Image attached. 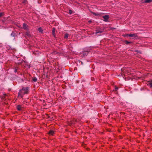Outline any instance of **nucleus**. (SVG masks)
<instances>
[{
    "label": "nucleus",
    "instance_id": "9d476101",
    "mask_svg": "<svg viewBox=\"0 0 152 152\" xmlns=\"http://www.w3.org/2000/svg\"><path fill=\"white\" fill-rule=\"evenodd\" d=\"M103 31V30L102 29H97L96 30V34H97L98 33H102Z\"/></svg>",
    "mask_w": 152,
    "mask_h": 152
},
{
    "label": "nucleus",
    "instance_id": "4be33fe9",
    "mask_svg": "<svg viewBox=\"0 0 152 152\" xmlns=\"http://www.w3.org/2000/svg\"><path fill=\"white\" fill-rule=\"evenodd\" d=\"M53 53L55 54H57V52L56 51H55L53 52Z\"/></svg>",
    "mask_w": 152,
    "mask_h": 152
},
{
    "label": "nucleus",
    "instance_id": "2eb2a0df",
    "mask_svg": "<svg viewBox=\"0 0 152 152\" xmlns=\"http://www.w3.org/2000/svg\"><path fill=\"white\" fill-rule=\"evenodd\" d=\"M152 2V0H145L144 1L145 3H150Z\"/></svg>",
    "mask_w": 152,
    "mask_h": 152
},
{
    "label": "nucleus",
    "instance_id": "4468645a",
    "mask_svg": "<svg viewBox=\"0 0 152 152\" xmlns=\"http://www.w3.org/2000/svg\"><path fill=\"white\" fill-rule=\"evenodd\" d=\"M72 122H73L74 124H75V122H78L77 120L75 118H73L72 120Z\"/></svg>",
    "mask_w": 152,
    "mask_h": 152
},
{
    "label": "nucleus",
    "instance_id": "6ab92c4d",
    "mask_svg": "<svg viewBox=\"0 0 152 152\" xmlns=\"http://www.w3.org/2000/svg\"><path fill=\"white\" fill-rule=\"evenodd\" d=\"M118 88L115 86V89L113 90V91H117L118 89Z\"/></svg>",
    "mask_w": 152,
    "mask_h": 152
},
{
    "label": "nucleus",
    "instance_id": "7ed1b4c3",
    "mask_svg": "<svg viewBox=\"0 0 152 152\" xmlns=\"http://www.w3.org/2000/svg\"><path fill=\"white\" fill-rule=\"evenodd\" d=\"M127 35L128 36L130 37H134V38H136L137 37V34L136 33L133 34H127Z\"/></svg>",
    "mask_w": 152,
    "mask_h": 152
},
{
    "label": "nucleus",
    "instance_id": "f257e3e1",
    "mask_svg": "<svg viewBox=\"0 0 152 152\" xmlns=\"http://www.w3.org/2000/svg\"><path fill=\"white\" fill-rule=\"evenodd\" d=\"M29 88L28 87L23 88L22 90H19L18 93V96H20L22 97L23 96L22 95V94H27Z\"/></svg>",
    "mask_w": 152,
    "mask_h": 152
},
{
    "label": "nucleus",
    "instance_id": "c85d7f7f",
    "mask_svg": "<svg viewBox=\"0 0 152 152\" xmlns=\"http://www.w3.org/2000/svg\"><path fill=\"white\" fill-rule=\"evenodd\" d=\"M26 1H25L24 2L25 3H26Z\"/></svg>",
    "mask_w": 152,
    "mask_h": 152
},
{
    "label": "nucleus",
    "instance_id": "393cba45",
    "mask_svg": "<svg viewBox=\"0 0 152 152\" xmlns=\"http://www.w3.org/2000/svg\"><path fill=\"white\" fill-rule=\"evenodd\" d=\"M94 79V77H91V80H93Z\"/></svg>",
    "mask_w": 152,
    "mask_h": 152
},
{
    "label": "nucleus",
    "instance_id": "0eeeda50",
    "mask_svg": "<svg viewBox=\"0 0 152 152\" xmlns=\"http://www.w3.org/2000/svg\"><path fill=\"white\" fill-rule=\"evenodd\" d=\"M56 30V29L55 28H53L52 30V34L54 36V37H56V34L55 33V31Z\"/></svg>",
    "mask_w": 152,
    "mask_h": 152
},
{
    "label": "nucleus",
    "instance_id": "39448f33",
    "mask_svg": "<svg viewBox=\"0 0 152 152\" xmlns=\"http://www.w3.org/2000/svg\"><path fill=\"white\" fill-rule=\"evenodd\" d=\"M147 85L149 86L150 88H152V80L148 81V84Z\"/></svg>",
    "mask_w": 152,
    "mask_h": 152
},
{
    "label": "nucleus",
    "instance_id": "ddd939ff",
    "mask_svg": "<svg viewBox=\"0 0 152 152\" xmlns=\"http://www.w3.org/2000/svg\"><path fill=\"white\" fill-rule=\"evenodd\" d=\"M88 54V51H85L83 52V56H87Z\"/></svg>",
    "mask_w": 152,
    "mask_h": 152
},
{
    "label": "nucleus",
    "instance_id": "cd10ccee",
    "mask_svg": "<svg viewBox=\"0 0 152 152\" xmlns=\"http://www.w3.org/2000/svg\"><path fill=\"white\" fill-rule=\"evenodd\" d=\"M38 3H40V0H39Z\"/></svg>",
    "mask_w": 152,
    "mask_h": 152
},
{
    "label": "nucleus",
    "instance_id": "f8f14e48",
    "mask_svg": "<svg viewBox=\"0 0 152 152\" xmlns=\"http://www.w3.org/2000/svg\"><path fill=\"white\" fill-rule=\"evenodd\" d=\"M69 35L68 33H66L64 35V38L65 39H67L69 37Z\"/></svg>",
    "mask_w": 152,
    "mask_h": 152
},
{
    "label": "nucleus",
    "instance_id": "20e7f679",
    "mask_svg": "<svg viewBox=\"0 0 152 152\" xmlns=\"http://www.w3.org/2000/svg\"><path fill=\"white\" fill-rule=\"evenodd\" d=\"M39 32L41 34H43L45 32V31L42 29L41 27L39 28Z\"/></svg>",
    "mask_w": 152,
    "mask_h": 152
},
{
    "label": "nucleus",
    "instance_id": "a878e982",
    "mask_svg": "<svg viewBox=\"0 0 152 152\" xmlns=\"http://www.w3.org/2000/svg\"><path fill=\"white\" fill-rule=\"evenodd\" d=\"M26 35H28V32H26Z\"/></svg>",
    "mask_w": 152,
    "mask_h": 152
},
{
    "label": "nucleus",
    "instance_id": "dca6fc26",
    "mask_svg": "<svg viewBox=\"0 0 152 152\" xmlns=\"http://www.w3.org/2000/svg\"><path fill=\"white\" fill-rule=\"evenodd\" d=\"M32 80L33 81L36 82L37 81V79L36 77H34L32 78Z\"/></svg>",
    "mask_w": 152,
    "mask_h": 152
},
{
    "label": "nucleus",
    "instance_id": "a211bd4d",
    "mask_svg": "<svg viewBox=\"0 0 152 152\" xmlns=\"http://www.w3.org/2000/svg\"><path fill=\"white\" fill-rule=\"evenodd\" d=\"M68 123V124L69 126H71L72 124H74L73 122H72V121H69Z\"/></svg>",
    "mask_w": 152,
    "mask_h": 152
},
{
    "label": "nucleus",
    "instance_id": "5701e85b",
    "mask_svg": "<svg viewBox=\"0 0 152 152\" xmlns=\"http://www.w3.org/2000/svg\"><path fill=\"white\" fill-rule=\"evenodd\" d=\"M3 13H0V17L2 16Z\"/></svg>",
    "mask_w": 152,
    "mask_h": 152
},
{
    "label": "nucleus",
    "instance_id": "f3484780",
    "mask_svg": "<svg viewBox=\"0 0 152 152\" xmlns=\"http://www.w3.org/2000/svg\"><path fill=\"white\" fill-rule=\"evenodd\" d=\"M21 107L20 105H18L17 106V109L18 110H21Z\"/></svg>",
    "mask_w": 152,
    "mask_h": 152
},
{
    "label": "nucleus",
    "instance_id": "b1692460",
    "mask_svg": "<svg viewBox=\"0 0 152 152\" xmlns=\"http://www.w3.org/2000/svg\"><path fill=\"white\" fill-rule=\"evenodd\" d=\"M88 22H89V23H91V22H92V21H91V20H89Z\"/></svg>",
    "mask_w": 152,
    "mask_h": 152
},
{
    "label": "nucleus",
    "instance_id": "bb28decb",
    "mask_svg": "<svg viewBox=\"0 0 152 152\" xmlns=\"http://www.w3.org/2000/svg\"><path fill=\"white\" fill-rule=\"evenodd\" d=\"M136 52H139V51L138 50H136Z\"/></svg>",
    "mask_w": 152,
    "mask_h": 152
},
{
    "label": "nucleus",
    "instance_id": "aec40b11",
    "mask_svg": "<svg viewBox=\"0 0 152 152\" xmlns=\"http://www.w3.org/2000/svg\"><path fill=\"white\" fill-rule=\"evenodd\" d=\"M69 14H71L72 13V11L71 10H69Z\"/></svg>",
    "mask_w": 152,
    "mask_h": 152
},
{
    "label": "nucleus",
    "instance_id": "1a4fd4ad",
    "mask_svg": "<svg viewBox=\"0 0 152 152\" xmlns=\"http://www.w3.org/2000/svg\"><path fill=\"white\" fill-rule=\"evenodd\" d=\"M92 13L96 16H99L101 15V13H99L98 12H92Z\"/></svg>",
    "mask_w": 152,
    "mask_h": 152
},
{
    "label": "nucleus",
    "instance_id": "423d86ee",
    "mask_svg": "<svg viewBox=\"0 0 152 152\" xmlns=\"http://www.w3.org/2000/svg\"><path fill=\"white\" fill-rule=\"evenodd\" d=\"M48 134L50 135L53 136V134H54V132L53 130L51 129L48 132Z\"/></svg>",
    "mask_w": 152,
    "mask_h": 152
},
{
    "label": "nucleus",
    "instance_id": "9b49d317",
    "mask_svg": "<svg viewBox=\"0 0 152 152\" xmlns=\"http://www.w3.org/2000/svg\"><path fill=\"white\" fill-rule=\"evenodd\" d=\"M124 43L126 45H128L129 44H133V42H129L127 40H125L124 42Z\"/></svg>",
    "mask_w": 152,
    "mask_h": 152
},
{
    "label": "nucleus",
    "instance_id": "f03ea898",
    "mask_svg": "<svg viewBox=\"0 0 152 152\" xmlns=\"http://www.w3.org/2000/svg\"><path fill=\"white\" fill-rule=\"evenodd\" d=\"M102 18L104 19L103 20L105 22L108 21V19L109 18V16L108 15H105L102 16Z\"/></svg>",
    "mask_w": 152,
    "mask_h": 152
},
{
    "label": "nucleus",
    "instance_id": "c756f323",
    "mask_svg": "<svg viewBox=\"0 0 152 152\" xmlns=\"http://www.w3.org/2000/svg\"><path fill=\"white\" fill-rule=\"evenodd\" d=\"M39 100L41 101H42V100H41L40 99H39Z\"/></svg>",
    "mask_w": 152,
    "mask_h": 152
},
{
    "label": "nucleus",
    "instance_id": "412c9836",
    "mask_svg": "<svg viewBox=\"0 0 152 152\" xmlns=\"http://www.w3.org/2000/svg\"><path fill=\"white\" fill-rule=\"evenodd\" d=\"M17 72V69H15L14 70V72L15 73H16Z\"/></svg>",
    "mask_w": 152,
    "mask_h": 152
},
{
    "label": "nucleus",
    "instance_id": "6e6552de",
    "mask_svg": "<svg viewBox=\"0 0 152 152\" xmlns=\"http://www.w3.org/2000/svg\"><path fill=\"white\" fill-rule=\"evenodd\" d=\"M23 28L24 29L26 30H28V26L25 23H23Z\"/></svg>",
    "mask_w": 152,
    "mask_h": 152
}]
</instances>
